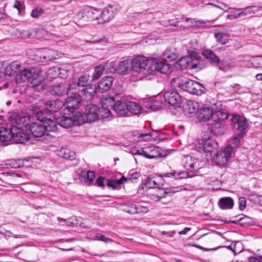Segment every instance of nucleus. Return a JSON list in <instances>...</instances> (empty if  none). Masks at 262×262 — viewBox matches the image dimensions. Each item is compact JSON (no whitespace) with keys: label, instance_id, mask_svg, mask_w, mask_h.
Segmentation results:
<instances>
[{"label":"nucleus","instance_id":"f257e3e1","mask_svg":"<svg viewBox=\"0 0 262 262\" xmlns=\"http://www.w3.org/2000/svg\"><path fill=\"white\" fill-rule=\"evenodd\" d=\"M171 83L176 86L185 90L189 93L200 95L204 93L205 88L198 82L187 79H182L177 77L171 80Z\"/></svg>","mask_w":262,"mask_h":262},{"label":"nucleus","instance_id":"f03ea898","mask_svg":"<svg viewBox=\"0 0 262 262\" xmlns=\"http://www.w3.org/2000/svg\"><path fill=\"white\" fill-rule=\"evenodd\" d=\"M151 58H147L139 55L134 58L131 62L132 67L137 72H143L146 74H150V67L151 65Z\"/></svg>","mask_w":262,"mask_h":262},{"label":"nucleus","instance_id":"7ed1b4c3","mask_svg":"<svg viewBox=\"0 0 262 262\" xmlns=\"http://www.w3.org/2000/svg\"><path fill=\"white\" fill-rule=\"evenodd\" d=\"M203 139L199 141L196 148L199 149L200 151H204L210 154L215 152L218 147V143L214 140L210 139L209 136L205 137V135H203Z\"/></svg>","mask_w":262,"mask_h":262},{"label":"nucleus","instance_id":"20e7f679","mask_svg":"<svg viewBox=\"0 0 262 262\" xmlns=\"http://www.w3.org/2000/svg\"><path fill=\"white\" fill-rule=\"evenodd\" d=\"M34 60L40 62H47L56 59L55 51L48 49H37L34 52Z\"/></svg>","mask_w":262,"mask_h":262},{"label":"nucleus","instance_id":"39448f33","mask_svg":"<svg viewBox=\"0 0 262 262\" xmlns=\"http://www.w3.org/2000/svg\"><path fill=\"white\" fill-rule=\"evenodd\" d=\"M77 116L74 114L63 111L62 116L57 118L58 124L64 128H69L73 125H77Z\"/></svg>","mask_w":262,"mask_h":262},{"label":"nucleus","instance_id":"423d86ee","mask_svg":"<svg viewBox=\"0 0 262 262\" xmlns=\"http://www.w3.org/2000/svg\"><path fill=\"white\" fill-rule=\"evenodd\" d=\"M150 62L151 64L150 67V73L158 71L162 74H168L171 71V67L169 64L158 59L151 58V61Z\"/></svg>","mask_w":262,"mask_h":262},{"label":"nucleus","instance_id":"0eeeda50","mask_svg":"<svg viewBox=\"0 0 262 262\" xmlns=\"http://www.w3.org/2000/svg\"><path fill=\"white\" fill-rule=\"evenodd\" d=\"M13 141L16 143L23 144L28 141L30 138V133L25 132L23 129L19 128L15 125L12 126Z\"/></svg>","mask_w":262,"mask_h":262},{"label":"nucleus","instance_id":"6e6552de","mask_svg":"<svg viewBox=\"0 0 262 262\" xmlns=\"http://www.w3.org/2000/svg\"><path fill=\"white\" fill-rule=\"evenodd\" d=\"M232 152V147L231 146H228L224 150L216 152L215 156L213 157L215 162L219 165L226 164L230 158Z\"/></svg>","mask_w":262,"mask_h":262},{"label":"nucleus","instance_id":"1a4fd4ad","mask_svg":"<svg viewBox=\"0 0 262 262\" xmlns=\"http://www.w3.org/2000/svg\"><path fill=\"white\" fill-rule=\"evenodd\" d=\"M231 121L235 128H236L239 133L246 134L245 130L248 126L247 120L243 116L233 114L232 115Z\"/></svg>","mask_w":262,"mask_h":262},{"label":"nucleus","instance_id":"9d476101","mask_svg":"<svg viewBox=\"0 0 262 262\" xmlns=\"http://www.w3.org/2000/svg\"><path fill=\"white\" fill-rule=\"evenodd\" d=\"M99 107L94 104H89L85 109L86 120L88 122H93L98 120L99 117Z\"/></svg>","mask_w":262,"mask_h":262},{"label":"nucleus","instance_id":"9b49d317","mask_svg":"<svg viewBox=\"0 0 262 262\" xmlns=\"http://www.w3.org/2000/svg\"><path fill=\"white\" fill-rule=\"evenodd\" d=\"M71 85L66 82H60L58 84L51 86L50 91L52 95L59 96H62L69 93Z\"/></svg>","mask_w":262,"mask_h":262},{"label":"nucleus","instance_id":"f8f14e48","mask_svg":"<svg viewBox=\"0 0 262 262\" xmlns=\"http://www.w3.org/2000/svg\"><path fill=\"white\" fill-rule=\"evenodd\" d=\"M42 71L39 67H34V92H40L46 89L45 81L40 77Z\"/></svg>","mask_w":262,"mask_h":262},{"label":"nucleus","instance_id":"ddd939ff","mask_svg":"<svg viewBox=\"0 0 262 262\" xmlns=\"http://www.w3.org/2000/svg\"><path fill=\"white\" fill-rule=\"evenodd\" d=\"M184 114L188 117L191 118L198 115L199 106L198 102L194 100H188L183 105Z\"/></svg>","mask_w":262,"mask_h":262},{"label":"nucleus","instance_id":"4468645a","mask_svg":"<svg viewBox=\"0 0 262 262\" xmlns=\"http://www.w3.org/2000/svg\"><path fill=\"white\" fill-rule=\"evenodd\" d=\"M16 127L23 129L26 132L33 134L32 128L33 122L30 115L18 117L16 120Z\"/></svg>","mask_w":262,"mask_h":262},{"label":"nucleus","instance_id":"2eb2a0df","mask_svg":"<svg viewBox=\"0 0 262 262\" xmlns=\"http://www.w3.org/2000/svg\"><path fill=\"white\" fill-rule=\"evenodd\" d=\"M129 101L125 98H121L120 100H116L114 106V110L120 116H127L128 113V104Z\"/></svg>","mask_w":262,"mask_h":262},{"label":"nucleus","instance_id":"dca6fc26","mask_svg":"<svg viewBox=\"0 0 262 262\" xmlns=\"http://www.w3.org/2000/svg\"><path fill=\"white\" fill-rule=\"evenodd\" d=\"M160 148L154 145L144 147L143 156L148 159H155L162 157Z\"/></svg>","mask_w":262,"mask_h":262},{"label":"nucleus","instance_id":"f3484780","mask_svg":"<svg viewBox=\"0 0 262 262\" xmlns=\"http://www.w3.org/2000/svg\"><path fill=\"white\" fill-rule=\"evenodd\" d=\"M80 100L76 97L68 98L64 104V108L63 111L74 114V110L77 108L80 104Z\"/></svg>","mask_w":262,"mask_h":262},{"label":"nucleus","instance_id":"a211bd4d","mask_svg":"<svg viewBox=\"0 0 262 262\" xmlns=\"http://www.w3.org/2000/svg\"><path fill=\"white\" fill-rule=\"evenodd\" d=\"M115 15V11L112 6L105 7L102 11H100L99 24L108 22L114 17Z\"/></svg>","mask_w":262,"mask_h":262},{"label":"nucleus","instance_id":"6ab92c4d","mask_svg":"<svg viewBox=\"0 0 262 262\" xmlns=\"http://www.w3.org/2000/svg\"><path fill=\"white\" fill-rule=\"evenodd\" d=\"M213 106H205L199 109L197 117L200 121L204 122L209 120L213 117Z\"/></svg>","mask_w":262,"mask_h":262},{"label":"nucleus","instance_id":"aec40b11","mask_svg":"<svg viewBox=\"0 0 262 262\" xmlns=\"http://www.w3.org/2000/svg\"><path fill=\"white\" fill-rule=\"evenodd\" d=\"M164 98L166 102L171 105H177L180 103L181 98L176 91H167L164 93Z\"/></svg>","mask_w":262,"mask_h":262},{"label":"nucleus","instance_id":"412c9836","mask_svg":"<svg viewBox=\"0 0 262 262\" xmlns=\"http://www.w3.org/2000/svg\"><path fill=\"white\" fill-rule=\"evenodd\" d=\"M114 78L112 76H105L98 83V91L104 93L108 91L113 85Z\"/></svg>","mask_w":262,"mask_h":262},{"label":"nucleus","instance_id":"4be33fe9","mask_svg":"<svg viewBox=\"0 0 262 262\" xmlns=\"http://www.w3.org/2000/svg\"><path fill=\"white\" fill-rule=\"evenodd\" d=\"M71 85L72 89L77 90L82 89L83 88L88 87V85H91L90 84V76L89 75L84 74L80 76L77 82L73 83Z\"/></svg>","mask_w":262,"mask_h":262},{"label":"nucleus","instance_id":"5701e85b","mask_svg":"<svg viewBox=\"0 0 262 262\" xmlns=\"http://www.w3.org/2000/svg\"><path fill=\"white\" fill-rule=\"evenodd\" d=\"M79 96L84 98L86 100H91L94 97L96 93V87L92 85H88V87L83 88L82 89L77 90Z\"/></svg>","mask_w":262,"mask_h":262},{"label":"nucleus","instance_id":"b1692460","mask_svg":"<svg viewBox=\"0 0 262 262\" xmlns=\"http://www.w3.org/2000/svg\"><path fill=\"white\" fill-rule=\"evenodd\" d=\"M132 69H133L131 62L128 59H125L120 61L117 67L114 69V71L120 74L125 75Z\"/></svg>","mask_w":262,"mask_h":262},{"label":"nucleus","instance_id":"393cba45","mask_svg":"<svg viewBox=\"0 0 262 262\" xmlns=\"http://www.w3.org/2000/svg\"><path fill=\"white\" fill-rule=\"evenodd\" d=\"M64 106L62 101L57 99L56 100H49L45 104L46 110L50 113L57 112Z\"/></svg>","mask_w":262,"mask_h":262},{"label":"nucleus","instance_id":"a878e982","mask_svg":"<svg viewBox=\"0 0 262 262\" xmlns=\"http://www.w3.org/2000/svg\"><path fill=\"white\" fill-rule=\"evenodd\" d=\"M200 58V56L199 53L196 52H192L190 54L189 57L187 59L185 58H182L179 60L178 62L180 64H181V62L184 60L187 63V66H185V67H188L191 69H196L198 67V63L196 62H192V63H190V60H194L197 62L199 60Z\"/></svg>","mask_w":262,"mask_h":262},{"label":"nucleus","instance_id":"bb28decb","mask_svg":"<svg viewBox=\"0 0 262 262\" xmlns=\"http://www.w3.org/2000/svg\"><path fill=\"white\" fill-rule=\"evenodd\" d=\"M13 133L12 126L10 128L0 127V142L5 143L12 140Z\"/></svg>","mask_w":262,"mask_h":262},{"label":"nucleus","instance_id":"cd10ccee","mask_svg":"<svg viewBox=\"0 0 262 262\" xmlns=\"http://www.w3.org/2000/svg\"><path fill=\"white\" fill-rule=\"evenodd\" d=\"M202 55L212 64L219 65L220 60L218 56L211 50L206 49L203 51Z\"/></svg>","mask_w":262,"mask_h":262},{"label":"nucleus","instance_id":"c85d7f7f","mask_svg":"<svg viewBox=\"0 0 262 262\" xmlns=\"http://www.w3.org/2000/svg\"><path fill=\"white\" fill-rule=\"evenodd\" d=\"M234 204V201L231 197H223L218 201V205L222 210L232 209Z\"/></svg>","mask_w":262,"mask_h":262},{"label":"nucleus","instance_id":"c756f323","mask_svg":"<svg viewBox=\"0 0 262 262\" xmlns=\"http://www.w3.org/2000/svg\"><path fill=\"white\" fill-rule=\"evenodd\" d=\"M198 160L190 156L187 155L184 157L183 161L184 167L189 170L196 169L198 167L196 166Z\"/></svg>","mask_w":262,"mask_h":262},{"label":"nucleus","instance_id":"7c9ffc66","mask_svg":"<svg viewBox=\"0 0 262 262\" xmlns=\"http://www.w3.org/2000/svg\"><path fill=\"white\" fill-rule=\"evenodd\" d=\"M74 19L77 25L80 27L85 26L90 22L84 9L75 15Z\"/></svg>","mask_w":262,"mask_h":262},{"label":"nucleus","instance_id":"2f4dec72","mask_svg":"<svg viewBox=\"0 0 262 262\" xmlns=\"http://www.w3.org/2000/svg\"><path fill=\"white\" fill-rule=\"evenodd\" d=\"M84 9L90 22L97 20H98V23L99 24L100 11L92 7H87L84 8Z\"/></svg>","mask_w":262,"mask_h":262},{"label":"nucleus","instance_id":"473e14b6","mask_svg":"<svg viewBox=\"0 0 262 262\" xmlns=\"http://www.w3.org/2000/svg\"><path fill=\"white\" fill-rule=\"evenodd\" d=\"M178 57V54L175 48H167L163 54V58L168 61H173Z\"/></svg>","mask_w":262,"mask_h":262},{"label":"nucleus","instance_id":"72a5a7b5","mask_svg":"<svg viewBox=\"0 0 262 262\" xmlns=\"http://www.w3.org/2000/svg\"><path fill=\"white\" fill-rule=\"evenodd\" d=\"M46 128L43 123L34 122V137H40L46 132Z\"/></svg>","mask_w":262,"mask_h":262},{"label":"nucleus","instance_id":"f704fd0d","mask_svg":"<svg viewBox=\"0 0 262 262\" xmlns=\"http://www.w3.org/2000/svg\"><path fill=\"white\" fill-rule=\"evenodd\" d=\"M188 176L189 174L188 172L186 171H180L177 172L175 170H173L171 172L165 173L162 175H161V177H172L175 179H185L188 178Z\"/></svg>","mask_w":262,"mask_h":262},{"label":"nucleus","instance_id":"c9c22d12","mask_svg":"<svg viewBox=\"0 0 262 262\" xmlns=\"http://www.w3.org/2000/svg\"><path fill=\"white\" fill-rule=\"evenodd\" d=\"M43 124L46 128L47 132H55L57 129V118L54 117L53 119H51V115L46 121Z\"/></svg>","mask_w":262,"mask_h":262},{"label":"nucleus","instance_id":"e433bc0d","mask_svg":"<svg viewBox=\"0 0 262 262\" xmlns=\"http://www.w3.org/2000/svg\"><path fill=\"white\" fill-rule=\"evenodd\" d=\"M212 120L213 121L223 122L228 118V115L226 112L223 110H216L213 111Z\"/></svg>","mask_w":262,"mask_h":262},{"label":"nucleus","instance_id":"4c0bfd02","mask_svg":"<svg viewBox=\"0 0 262 262\" xmlns=\"http://www.w3.org/2000/svg\"><path fill=\"white\" fill-rule=\"evenodd\" d=\"M20 65L18 62H13L7 67L6 73L9 76H13L20 70Z\"/></svg>","mask_w":262,"mask_h":262},{"label":"nucleus","instance_id":"58836bf2","mask_svg":"<svg viewBox=\"0 0 262 262\" xmlns=\"http://www.w3.org/2000/svg\"><path fill=\"white\" fill-rule=\"evenodd\" d=\"M260 10V7L256 6L247 7L242 9H237V11H241L242 16H245L254 14Z\"/></svg>","mask_w":262,"mask_h":262},{"label":"nucleus","instance_id":"ea45409f","mask_svg":"<svg viewBox=\"0 0 262 262\" xmlns=\"http://www.w3.org/2000/svg\"><path fill=\"white\" fill-rule=\"evenodd\" d=\"M128 105V113L134 115H138L141 113L142 107L138 103L129 101Z\"/></svg>","mask_w":262,"mask_h":262},{"label":"nucleus","instance_id":"a19ab883","mask_svg":"<svg viewBox=\"0 0 262 262\" xmlns=\"http://www.w3.org/2000/svg\"><path fill=\"white\" fill-rule=\"evenodd\" d=\"M116 102L115 99L113 97H105L101 99V106L103 108H110L114 109V106Z\"/></svg>","mask_w":262,"mask_h":262},{"label":"nucleus","instance_id":"79ce46f5","mask_svg":"<svg viewBox=\"0 0 262 262\" xmlns=\"http://www.w3.org/2000/svg\"><path fill=\"white\" fill-rule=\"evenodd\" d=\"M127 180V179L124 177H122L121 179L117 181L110 179L107 180V185L109 187H112L113 189H116L120 185L122 184L123 183L126 181Z\"/></svg>","mask_w":262,"mask_h":262},{"label":"nucleus","instance_id":"37998d69","mask_svg":"<svg viewBox=\"0 0 262 262\" xmlns=\"http://www.w3.org/2000/svg\"><path fill=\"white\" fill-rule=\"evenodd\" d=\"M99 117L102 120H109L112 118V113L110 108H99Z\"/></svg>","mask_w":262,"mask_h":262},{"label":"nucleus","instance_id":"c03bdc74","mask_svg":"<svg viewBox=\"0 0 262 262\" xmlns=\"http://www.w3.org/2000/svg\"><path fill=\"white\" fill-rule=\"evenodd\" d=\"M212 125L211 130L215 134H222L223 133L224 124L222 121H214Z\"/></svg>","mask_w":262,"mask_h":262},{"label":"nucleus","instance_id":"a18cd8bd","mask_svg":"<svg viewBox=\"0 0 262 262\" xmlns=\"http://www.w3.org/2000/svg\"><path fill=\"white\" fill-rule=\"evenodd\" d=\"M60 156H61L63 158L66 159L72 160L74 159L75 158V153L68 149L62 148L60 150Z\"/></svg>","mask_w":262,"mask_h":262},{"label":"nucleus","instance_id":"49530a36","mask_svg":"<svg viewBox=\"0 0 262 262\" xmlns=\"http://www.w3.org/2000/svg\"><path fill=\"white\" fill-rule=\"evenodd\" d=\"M51 116L48 113V111H40L36 113V117L37 120L40 123H44Z\"/></svg>","mask_w":262,"mask_h":262},{"label":"nucleus","instance_id":"de8ad7c7","mask_svg":"<svg viewBox=\"0 0 262 262\" xmlns=\"http://www.w3.org/2000/svg\"><path fill=\"white\" fill-rule=\"evenodd\" d=\"M28 161H26L25 162L23 161V160H11L9 161V164L11 167V168H18L20 167L21 166L24 167H27L29 165H27L25 162H27Z\"/></svg>","mask_w":262,"mask_h":262},{"label":"nucleus","instance_id":"09e8293b","mask_svg":"<svg viewBox=\"0 0 262 262\" xmlns=\"http://www.w3.org/2000/svg\"><path fill=\"white\" fill-rule=\"evenodd\" d=\"M104 70V66L102 65H99L96 67L95 69V71L93 75L92 80H95L99 78L102 75Z\"/></svg>","mask_w":262,"mask_h":262},{"label":"nucleus","instance_id":"8fccbe9b","mask_svg":"<svg viewBox=\"0 0 262 262\" xmlns=\"http://www.w3.org/2000/svg\"><path fill=\"white\" fill-rule=\"evenodd\" d=\"M215 37L216 41L222 45L225 44L228 40L227 35L225 33L222 32L215 33Z\"/></svg>","mask_w":262,"mask_h":262},{"label":"nucleus","instance_id":"3c124183","mask_svg":"<svg viewBox=\"0 0 262 262\" xmlns=\"http://www.w3.org/2000/svg\"><path fill=\"white\" fill-rule=\"evenodd\" d=\"M25 80L29 81L31 83H33V74L32 71L30 69H25L21 71Z\"/></svg>","mask_w":262,"mask_h":262},{"label":"nucleus","instance_id":"603ef678","mask_svg":"<svg viewBox=\"0 0 262 262\" xmlns=\"http://www.w3.org/2000/svg\"><path fill=\"white\" fill-rule=\"evenodd\" d=\"M164 197L165 195L163 193L162 189H158L156 192L150 195L151 199L156 202L160 201Z\"/></svg>","mask_w":262,"mask_h":262},{"label":"nucleus","instance_id":"864d4df0","mask_svg":"<svg viewBox=\"0 0 262 262\" xmlns=\"http://www.w3.org/2000/svg\"><path fill=\"white\" fill-rule=\"evenodd\" d=\"M252 63L255 68H262V56H258L252 59Z\"/></svg>","mask_w":262,"mask_h":262},{"label":"nucleus","instance_id":"5fc2aeb1","mask_svg":"<svg viewBox=\"0 0 262 262\" xmlns=\"http://www.w3.org/2000/svg\"><path fill=\"white\" fill-rule=\"evenodd\" d=\"M58 220L63 221L68 226H77L78 225L77 220L75 217H71L67 220L58 218Z\"/></svg>","mask_w":262,"mask_h":262},{"label":"nucleus","instance_id":"6e6d98bb","mask_svg":"<svg viewBox=\"0 0 262 262\" xmlns=\"http://www.w3.org/2000/svg\"><path fill=\"white\" fill-rule=\"evenodd\" d=\"M244 136V133H238L236 136H235L233 139L231 140V144L233 145L232 148L234 147H237L239 143L240 140Z\"/></svg>","mask_w":262,"mask_h":262},{"label":"nucleus","instance_id":"4d7b16f0","mask_svg":"<svg viewBox=\"0 0 262 262\" xmlns=\"http://www.w3.org/2000/svg\"><path fill=\"white\" fill-rule=\"evenodd\" d=\"M241 226H248L252 224V219L247 216L244 215L242 217H240Z\"/></svg>","mask_w":262,"mask_h":262},{"label":"nucleus","instance_id":"13d9d810","mask_svg":"<svg viewBox=\"0 0 262 262\" xmlns=\"http://www.w3.org/2000/svg\"><path fill=\"white\" fill-rule=\"evenodd\" d=\"M238 11V12H231L230 13L227 14V18L229 19H234L241 17H243L241 11Z\"/></svg>","mask_w":262,"mask_h":262},{"label":"nucleus","instance_id":"bf43d9fd","mask_svg":"<svg viewBox=\"0 0 262 262\" xmlns=\"http://www.w3.org/2000/svg\"><path fill=\"white\" fill-rule=\"evenodd\" d=\"M14 75H15V80L16 83L19 84L26 81L21 71H18Z\"/></svg>","mask_w":262,"mask_h":262},{"label":"nucleus","instance_id":"052dcab7","mask_svg":"<svg viewBox=\"0 0 262 262\" xmlns=\"http://www.w3.org/2000/svg\"><path fill=\"white\" fill-rule=\"evenodd\" d=\"M86 182L89 184H91L94 181L95 178V173L93 171H88L86 174Z\"/></svg>","mask_w":262,"mask_h":262},{"label":"nucleus","instance_id":"680f3d73","mask_svg":"<svg viewBox=\"0 0 262 262\" xmlns=\"http://www.w3.org/2000/svg\"><path fill=\"white\" fill-rule=\"evenodd\" d=\"M47 35V31L42 28H38L35 31V36L38 38H41Z\"/></svg>","mask_w":262,"mask_h":262},{"label":"nucleus","instance_id":"e2e57ef3","mask_svg":"<svg viewBox=\"0 0 262 262\" xmlns=\"http://www.w3.org/2000/svg\"><path fill=\"white\" fill-rule=\"evenodd\" d=\"M238 203L239 210L241 211L244 210L245 209L247 204V202L245 198L239 197L238 198Z\"/></svg>","mask_w":262,"mask_h":262},{"label":"nucleus","instance_id":"0e129e2a","mask_svg":"<svg viewBox=\"0 0 262 262\" xmlns=\"http://www.w3.org/2000/svg\"><path fill=\"white\" fill-rule=\"evenodd\" d=\"M96 238L97 240L102 241L106 243L113 242L112 239L111 238L100 234H97L96 235Z\"/></svg>","mask_w":262,"mask_h":262},{"label":"nucleus","instance_id":"69168bd1","mask_svg":"<svg viewBox=\"0 0 262 262\" xmlns=\"http://www.w3.org/2000/svg\"><path fill=\"white\" fill-rule=\"evenodd\" d=\"M152 136L151 133H141L139 136V139L140 140L147 141L150 140Z\"/></svg>","mask_w":262,"mask_h":262},{"label":"nucleus","instance_id":"338daca9","mask_svg":"<svg viewBox=\"0 0 262 262\" xmlns=\"http://www.w3.org/2000/svg\"><path fill=\"white\" fill-rule=\"evenodd\" d=\"M162 190H163V193L165 196V195L169 194V193H175L176 192L179 191V190L178 187L168 188L162 189Z\"/></svg>","mask_w":262,"mask_h":262},{"label":"nucleus","instance_id":"774afa93","mask_svg":"<svg viewBox=\"0 0 262 262\" xmlns=\"http://www.w3.org/2000/svg\"><path fill=\"white\" fill-rule=\"evenodd\" d=\"M145 185L147 188L155 187L157 185V183L151 178H148L145 183Z\"/></svg>","mask_w":262,"mask_h":262}]
</instances>
